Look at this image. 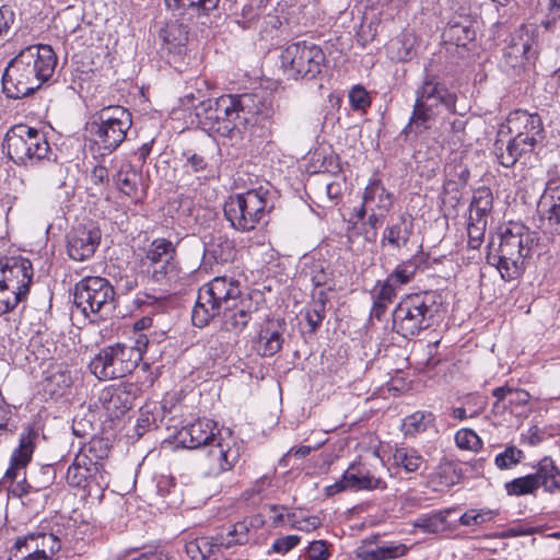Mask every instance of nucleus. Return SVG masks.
<instances>
[{"instance_id":"obj_6","label":"nucleus","mask_w":560,"mask_h":560,"mask_svg":"<svg viewBox=\"0 0 560 560\" xmlns=\"http://www.w3.org/2000/svg\"><path fill=\"white\" fill-rule=\"evenodd\" d=\"M272 195L271 186L267 184L229 196L223 212L231 228L242 233L254 231L273 208Z\"/></svg>"},{"instance_id":"obj_52","label":"nucleus","mask_w":560,"mask_h":560,"mask_svg":"<svg viewBox=\"0 0 560 560\" xmlns=\"http://www.w3.org/2000/svg\"><path fill=\"white\" fill-rule=\"evenodd\" d=\"M523 458V452L516 446H508L504 452L495 456L494 463L500 469H509L517 465Z\"/></svg>"},{"instance_id":"obj_44","label":"nucleus","mask_w":560,"mask_h":560,"mask_svg":"<svg viewBox=\"0 0 560 560\" xmlns=\"http://www.w3.org/2000/svg\"><path fill=\"white\" fill-rule=\"evenodd\" d=\"M504 487L509 495L515 497L534 494L539 489L535 472L515 478L506 482Z\"/></svg>"},{"instance_id":"obj_2","label":"nucleus","mask_w":560,"mask_h":560,"mask_svg":"<svg viewBox=\"0 0 560 560\" xmlns=\"http://www.w3.org/2000/svg\"><path fill=\"white\" fill-rule=\"evenodd\" d=\"M56 65L57 56L49 45H31L22 49L4 70L3 93L15 100L28 96L51 78Z\"/></svg>"},{"instance_id":"obj_51","label":"nucleus","mask_w":560,"mask_h":560,"mask_svg":"<svg viewBox=\"0 0 560 560\" xmlns=\"http://www.w3.org/2000/svg\"><path fill=\"white\" fill-rule=\"evenodd\" d=\"M487 226V219L475 218L472 214L469 217V224L467 228L468 245L471 248H478L483 240Z\"/></svg>"},{"instance_id":"obj_45","label":"nucleus","mask_w":560,"mask_h":560,"mask_svg":"<svg viewBox=\"0 0 560 560\" xmlns=\"http://www.w3.org/2000/svg\"><path fill=\"white\" fill-rule=\"evenodd\" d=\"M388 54L390 58L398 62H406L413 58L416 55L412 40L404 35L393 39L388 45Z\"/></svg>"},{"instance_id":"obj_39","label":"nucleus","mask_w":560,"mask_h":560,"mask_svg":"<svg viewBox=\"0 0 560 560\" xmlns=\"http://www.w3.org/2000/svg\"><path fill=\"white\" fill-rule=\"evenodd\" d=\"M396 298V288L389 285L387 282H378L373 293V306L371 308V316L381 319L385 314L388 305L393 303Z\"/></svg>"},{"instance_id":"obj_42","label":"nucleus","mask_w":560,"mask_h":560,"mask_svg":"<svg viewBox=\"0 0 560 560\" xmlns=\"http://www.w3.org/2000/svg\"><path fill=\"white\" fill-rule=\"evenodd\" d=\"M418 270V261L415 258L398 264L389 273L386 281L389 285L396 288L410 282Z\"/></svg>"},{"instance_id":"obj_60","label":"nucleus","mask_w":560,"mask_h":560,"mask_svg":"<svg viewBox=\"0 0 560 560\" xmlns=\"http://www.w3.org/2000/svg\"><path fill=\"white\" fill-rule=\"evenodd\" d=\"M378 547V553L381 555V560H388L402 557L407 553L408 547L404 544H388L381 545Z\"/></svg>"},{"instance_id":"obj_61","label":"nucleus","mask_w":560,"mask_h":560,"mask_svg":"<svg viewBox=\"0 0 560 560\" xmlns=\"http://www.w3.org/2000/svg\"><path fill=\"white\" fill-rule=\"evenodd\" d=\"M288 518L292 522V525L303 532H311L320 526L322 522L318 516L312 515L303 520H296L295 513H289Z\"/></svg>"},{"instance_id":"obj_29","label":"nucleus","mask_w":560,"mask_h":560,"mask_svg":"<svg viewBox=\"0 0 560 560\" xmlns=\"http://www.w3.org/2000/svg\"><path fill=\"white\" fill-rule=\"evenodd\" d=\"M413 232V219L409 213L399 215L396 223L389 225L383 233L382 243L386 242L394 248H401L407 245Z\"/></svg>"},{"instance_id":"obj_63","label":"nucleus","mask_w":560,"mask_h":560,"mask_svg":"<svg viewBox=\"0 0 560 560\" xmlns=\"http://www.w3.org/2000/svg\"><path fill=\"white\" fill-rule=\"evenodd\" d=\"M301 541V537L298 535H288L280 537L272 544V551L277 553H287L292 550Z\"/></svg>"},{"instance_id":"obj_37","label":"nucleus","mask_w":560,"mask_h":560,"mask_svg":"<svg viewBox=\"0 0 560 560\" xmlns=\"http://www.w3.org/2000/svg\"><path fill=\"white\" fill-rule=\"evenodd\" d=\"M170 256H176V246L170 240L155 238L145 249V255L141 259V266L144 268L156 261L161 262Z\"/></svg>"},{"instance_id":"obj_34","label":"nucleus","mask_w":560,"mask_h":560,"mask_svg":"<svg viewBox=\"0 0 560 560\" xmlns=\"http://www.w3.org/2000/svg\"><path fill=\"white\" fill-rule=\"evenodd\" d=\"M538 487H542L548 493L560 492V469L549 457L540 459L535 471Z\"/></svg>"},{"instance_id":"obj_22","label":"nucleus","mask_w":560,"mask_h":560,"mask_svg":"<svg viewBox=\"0 0 560 560\" xmlns=\"http://www.w3.org/2000/svg\"><path fill=\"white\" fill-rule=\"evenodd\" d=\"M536 46L535 39L526 33L512 37L503 52L505 63L516 69L523 67L525 61L535 60L537 56Z\"/></svg>"},{"instance_id":"obj_36","label":"nucleus","mask_w":560,"mask_h":560,"mask_svg":"<svg viewBox=\"0 0 560 560\" xmlns=\"http://www.w3.org/2000/svg\"><path fill=\"white\" fill-rule=\"evenodd\" d=\"M393 460L396 467L402 468L406 472H417L425 469V459L413 447H396L393 453Z\"/></svg>"},{"instance_id":"obj_58","label":"nucleus","mask_w":560,"mask_h":560,"mask_svg":"<svg viewBox=\"0 0 560 560\" xmlns=\"http://www.w3.org/2000/svg\"><path fill=\"white\" fill-rule=\"evenodd\" d=\"M306 556L308 560H328L330 557L329 545L325 540H314L308 545Z\"/></svg>"},{"instance_id":"obj_43","label":"nucleus","mask_w":560,"mask_h":560,"mask_svg":"<svg viewBox=\"0 0 560 560\" xmlns=\"http://www.w3.org/2000/svg\"><path fill=\"white\" fill-rule=\"evenodd\" d=\"M447 512H436L433 514L421 515L413 522V527L422 529L424 533L438 534L447 529Z\"/></svg>"},{"instance_id":"obj_64","label":"nucleus","mask_w":560,"mask_h":560,"mask_svg":"<svg viewBox=\"0 0 560 560\" xmlns=\"http://www.w3.org/2000/svg\"><path fill=\"white\" fill-rule=\"evenodd\" d=\"M156 491L162 498H166L172 493L177 492V486L174 477L162 475L156 480Z\"/></svg>"},{"instance_id":"obj_5","label":"nucleus","mask_w":560,"mask_h":560,"mask_svg":"<svg viewBox=\"0 0 560 560\" xmlns=\"http://www.w3.org/2000/svg\"><path fill=\"white\" fill-rule=\"evenodd\" d=\"M457 95L440 82L436 77L427 74L416 92V101L409 121L402 129L406 136L421 135L432 127L439 106H444L451 114H457Z\"/></svg>"},{"instance_id":"obj_12","label":"nucleus","mask_w":560,"mask_h":560,"mask_svg":"<svg viewBox=\"0 0 560 560\" xmlns=\"http://www.w3.org/2000/svg\"><path fill=\"white\" fill-rule=\"evenodd\" d=\"M196 116L203 129L222 137H231L242 126L232 95L201 102L196 107Z\"/></svg>"},{"instance_id":"obj_47","label":"nucleus","mask_w":560,"mask_h":560,"mask_svg":"<svg viewBox=\"0 0 560 560\" xmlns=\"http://www.w3.org/2000/svg\"><path fill=\"white\" fill-rule=\"evenodd\" d=\"M326 313V298L323 292L319 293L318 299L313 300L305 310V319L310 326V331L315 332L322 325Z\"/></svg>"},{"instance_id":"obj_7","label":"nucleus","mask_w":560,"mask_h":560,"mask_svg":"<svg viewBox=\"0 0 560 560\" xmlns=\"http://www.w3.org/2000/svg\"><path fill=\"white\" fill-rule=\"evenodd\" d=\"M438 312L433 292L407 295L393 312V327L405 338L413 337L433 326Z\"/></svg>"},{"instance_id":"obj_24","label":"nucleus","mask_w":560,"mask_h":560,"mask_svg":"<svg viewBox=\"0 0 560 560\" xmlns=\"http://www.w3.org/2000/svg\"><path fill=\"white\" fill-rule=\"evenodd\" d=\"M476 22L469 15H456L448 21L442 37L446 44L466 47L476 38Z\"/></svg>"},{"instance_id":"obj_62","label":"nucleus","mask_w":560,"mask_h":560,"mask_svg":"<svg viewBox=\"0 0 560 560\" xmlns=\"http://www.w3.org/2000/svg\"><path fill=\"white\" fill-rule=\"evenodd\" d=\"M385 213L380 212H370V215L366 221V225L370 226L371 230L365 231V240L368 242L374 243L377 238V229L383 224L385 219Z\"/></svg>"},{"instance_id":"obj_25","label":"nucleus","mask_w":560,"mask_h":560,"mask_svg":"<svg viewBox=\"0 0 560 560\" xmlns=\"http://www.w3.org/2000/svg\"><path fill=\"white\" fill-rule=\"evenodd\" d=\"M285 329L284 320H269L261 328L256 343V351L261 357H272L278 353L284 342L283 332Z\"/></svg>"},{"instance_id":"obj_55","label":"nucleus","mask_w":560,"mask_h":560,"mask_svg":"<svg viewBox=\"0 0 560 560\" xmlns=\"http://www.w3.org/2000/svg\"><path fill=\"white\" fill-rule=\"evenodd\" d=\"M349 102L352 109L364 110L371 105V97L363 86L355 85L349 92Z\"/></svg>"},{"instance_id":"obj_27","label":"nucleus","mask_w":560,"mask_h":560,"mask_svg":"<svg viewBox=\"0 0 560 560\" xmlns=\"http://www.w3.org/2000/svg\"><path fill=\"white\" fill-rule=\"evenodd\" d=\"M541 203L544 207H548L544 211L548 228L560 234V178L548 180L541 197Z\"/></svg>"},{"instance_id":"obj_26","label":"nucleus","mask_w":560,"mask_h":560,"mask_svg":"<svg viewBox=\"0 0 560 560\" xmlns=\"http://www.w3.org/2000/svg\"><path fill=\"white\" fill-rule=\"evenodd\" d=\"M220 0H164L165 7L174 16L194 20L208 16L218 8Z\"/></svg>"},{"instance_id":"obj_1","label":"nucleus","mask_w":560,"mask_h":560,"mask_svg":"<svg viewBox=\"0 0 560 560\" xmlns=\"http://www.w3.org/2000/svg\"><path fill=\"white\" fill-rule=\"evenodd\" d=\"M255 311L252 299L242 293L238 280L219 276L199 289L191 320L196 327L202 328L221 315L225 330L241 332Z\"/></svg>"},{"instance_id":"obj_9","label":"nucleus","mask_w":560,"mask_h":560,"mask_svg":"<svg viewBox=\"0 0 560 560\" xmlns=\"http://www.w3.org/2000/svg\"><path fill=\"white\" fill-rule=\"evenodd\" d=\"M2 147L10 160L23 165L45 159L50 151L45 136L23 124L14 125L7 131Z\"/></svg>"},{"instance_id":"obj_56","label":"nucleus","mask_w":560,"mask_h":560,"mask_svg":"<svg viewBox=\"0 0 560 560\" xmlns=\"http://www.w3.org/2000/svg\"><path fill=\"white\" fill-rule=\"evenodd\" d=\"M24 298L0 284V315L12 311Z\"/></svg>"},{"instance_id":"obj_50","label":"nucleus","mask_w":560,"mask_h":560,"mask_svg":"<svg viewBox=\"0 0 560 560\" xmlns=\"http://www.w3.org/2000/svg\"><path fill=\"white\" fill-rule=\"evenodd\" d=\"M456 445L462 450L478 452L482 447V441L471 429H460L455 434Z\"/></svg>"},{"instance_id":"obj_46","label":"nucleus","mask_w":560,"mask_h":560,"mask_svg":"<svg viewBox=\"0 0 560 560\" xmlns=\"http://www.w3.org/2000/svg\"><path fill=\"white\" fill-rule=\"evenodd\" d=\"M185 548L191 560H206L214 552V549H218V545L214 537L210 539L201 537L189 541Z\"/></svg>"},{"instance_id":"obj_28","label":"nucleus","mask_w":560,"mask_h":560,"mask_svg":"<svg viewBox=\"0 0 560 560\" xmlns=\"http://www.w3.org/2000/svg\"><path fill=\"white\" fill-rule=\"evenodd\" d=\"M235 253L234 243L224 235H212L205 244V264H224L233 259Z\"/></svg>"},{"instance_id":"obj_53","label":"nucleus","mask_w":560,"mask_h":560,"mask_svg":"<svg viewBox=\"0 0 560 560\" xmlns=\"http://www.w3.org/2000/svg\"><path fill=\"white\" fill-rule=\"evenodd\" d=\"M495 513L491 510L470 509L459 517V523L463 526L481 525L491 521Z\"/></svg>"},{"instance_id":"obj_54","label":"nucleus","mask_w":560,"mask_h":560,"mask_svg":"<svg viewBox=\"0 0 560 560\" xmlns=\"http://www.w3.org/2000/svg\"><path fill=\"white\" fill-rule=\"evenodd\" d=\"M8 560H48V558H43L39 556L38 549L33 546L28 548L21 540L16 539L12 549V555Z\"/></svg>"},{"instance_id":"obj_20","label":"nucleus","mask_w":560,"mask_h":560,"mask_svg":"<svg viewBox=\"0 0 560 560\" xmlns=\"http://www.w3.org/2000/svg\"><path fill=\"white\" fill-rule=\"evenodd\" d=\"M84 457H75L73 463L69 466L66 475L67 482L71 487L88 489L91 493L94 489L102 491L106 487L103 482V476L98 472L97 468L84 467Z\"/></svg>"},{"instance_id":"obj_14","label":"nucleus","mask_w":560,"mask_h":560,"mask_svg":"<svg viewBox=\"0 0 560 560\" xmlns=\"http://www.w3.org/2000/svg\"><path fill=\"white\" fill-rule=\"evenodd\" d=\"M33 267L28 259L23 257L0 258V284L4 288L19 292V295L26 298L33 279Z\"/></svg>"},{"instance_id":"obj_21","label":"nucleus","mask_w":560,"mask_h":560,"mask_svg":"<svg viewBox=\"0 0 560 560\" xmlns=\"http://www.w3.org/2000/svg\"><path fill=\"white\" fill-rule=\"evenodd\" d=\"M219 435L221 434L213 422L207 419L197 420L179 431L180 441L187 448L203 450Z\"/></svg>"},{"instance_id":"obj_59","label":"nucleus","mask_w":560,"mask_h":560,"mask_svg":"<svg viewBox=\"0 0 560 560\" xmlns=\"http://www.w3.org/2000/svg\"><path fill=\"white\" fill-rule=\"evenodd\" d=\"M530 400V395L527 390L512 387L509 396L508 410L513 413L515 407L526 406Z\"/></svg>"},{"instance_id":"obj_18","label":"nucleus","mask_w":560,"mask_h":560,"mask_svg":"<svg viewBox=\"0 0 560 560\" xmlns=\"http://www.w3.org/2000/svg\"><path fill=\"white\" fill-rule=\"evenodd\" d=\"M136 396L133 384L120 383L105 387L100 394V402L110 418H119L131 409Z\"/></svg>"},{"instance_id":"obj_17","label":"nucleus","mask_w":560,"mask_h":560,"mask_svg":"<svg viewBox=\"0 0 560 560\" xmlns=\"http://www.w3.org/2000/svg\"><path fill=\"white\" fill-rule=\"evenodd\" d=\"M101 230L94 224L73 229L68 235L67 252L71 259L83 261L92 257L100 245Z\"/></svg>"},{"instance_id":"obj_19","label":"nucleus","mask_w":560,"mask_h":560,"mask_svg":"<svg viewBox=\"0 0 560 560\" xmlns=\"http://www.w3.org/2000/svg\"><path fill=\"white\" fill-rule=\"evenodd\" d=\"M37 431L32 427H26L20 435L19 446L13 451L10 458V467L4 474V479L14 481L19 471L24 469L32 459Z\"/></svg>"},{"instance_id":"obj_33","label":"nucleus","mask_w":560,"mask_h":560,"mask_svg":"<svg viewBox=\"0 0 560 560\" xmlns=\"http://www.w3.org/2000/svg\"><path fill=\"white\" fill-rule=\"evenodd\" d=\"M18 539L28 548L33 546L38 549L39 556L48 558V560H51L61 548L60 539L52 533H32Z\"/></svg>"},{"instance_id":"obj_49","label":"nucleus","mask_w":560,"mask_h":560,"mask_svg":"<svg viewBox=\"0 0 560 560\" xmlns=\"http://www.w3.org/2000/svg\"><path fill=\"white\" fill-rule=\"evenodd\" d=\"M80 452L92 457L94 462L97 460L104 463L109 454V446L104 439L94 436L81 448Z\"/></svg>"},{"instance_id":"obj_15","label":"nucleus","mask_w":560,"mask_h":560,"mask_svg":"<svg viewBox=\"0 0 560 560\" xmlns=\"http://www.w3.org/2000/svg\"><path fill=\"white\" fill-rule=\"evenodd\" d=\"M202 451L205 469L211 476L232 469L240 458L238 447L230 436L224 439L219 435Z\"/></svg>"},{"instance_id":"obj_3","label":"nucleus","mask_w":560,"mask_h":560,"mask_svg":"<svg viewBox=\"0 0 560 560\" xmlns=\"http://www.w3.org/2000/svg\"><path fill=\"white\" fill-rule=\"evenodd\" d=\"M499 238L495 253L488 254V261L497 266L503 280H515L523 275L538 235L521 222H509L501 228Z\"/></svg>"},{"instance_id":"obj_31","label":"nucleus","mask_w":560,"mask_h":560,"mask_svg":"<svg viewBox=\"0 0 560 560\" xmlns=\"http://www.w3.org/2000/svg\"><path fill=\"white\" fill-rule=\"evenodd\" d=\"M115 185L119 191L124 195L136 199L137 201L141 199L142 191L140 189L142 175L135 167L127 164L116 173Z\"/></svg>"},{"instance_id":"obj_38","label":"nucleus","mask_w":560,"mask_h":560,"mask_svg":"<svg viewBox=\"0 0 560 560\" xmlns=\"http://www.w3.org/2000/svg\"><path fill=\"white\" fill-rule=\"evenodd\" d=\"M144 269L151 275L152 280L156 283H166L177 279L178 277V262L176 260V256H170L161 262L156 261L144 267Z\"/></svg>"},{"instance_id":"obj_35","label":"nucleus","mask_w":560,"mask_h":560,"mask_svg":"<svg viewBox=\"0 0 560 560\" xmlns=\"http://www.w3.org/2000/svg\"><path fill=\"white\" fill-rule=\"evenodd\" d=\"M187 25L178 22H170L161 31V38L170 52L180 55L188 42Z\"/></svg>"},{"instance_id":"obj_4","label":"nucleus","mask_w":560,"mask_h":560,"mask_svg":"<svg viewBox=\"0 0 560 560\" xmlns=\"http://www.w3.org/2000/svg\"><path fill=\"white\" fill-rule=\"evenodd\" d=\"M508 128L514 137L503 144L494 143V154L504 167H512L520 159L530 156L545 138L541 118L538 114L514 110L508 117Z\"/></svg>"},{"instance_id":"obj_23","label":"nucleus","mask_w":560,"mask_h":560,"mask_svg":"<svg viewBox=\"0 0 560 560\" xmlns=\"http://www.w3.org/2000/svg\"><path fill=\"white\" fill-rule=\"evenodd\" d=\"M343 482L350 491L385 490L386 481L375 476L369 468L360 463L351 464L343 472Z\"/></svg>"},{"instance_id":"obj_40","label":"nucleus","mask_w":560,"mask_h":560,"mask_svg":"<svg viewBox=\"0 0 560 560\" xmlns=\"http://www.w3.org/2000/svg\"><path fill=\"white\" fill-rule=\"evenodd\" d=\"M435 417L432 412L416 411L407 416L401 424L405 435H417L433 427Z\"/></svg>"},{"instance_id":"obj_48","label":"nucleus","mask_w":560,"mask_h":560,"mask_svg":"<svg viewBox=\"0 0 560 560\" xmlns=\"http://www.w3.org/2000/svg\"><path fill=\"white\" fill-rule=\"evenodd\" d=\"M70 384L71 377L65 371H49L45 377V390L51 395L62 396Z\"/></svg>"},{"instance_id":"obj_32","label":"nucleus","mask_w":560,"mask_h":560,"mask_svg":"<svg viewBox=\"0 0 560 560\" xmlns=\"http://www.w3.org/2000/svg\"><path fill=\"white\" fill-rule=\"evenodd\" d=\"M252 524L246 521L236 522L225 533H219L214 536L218 550L221 548L230 549L236 546L246 545L250 539Z\"/></svg>"},{"instance_id":"obj_57","label":"nucleus","mask_w":560,"mask_h":560,"mask_svg":"<svg viewBox=\"0 0 560 560\" xmlns=\"http://www.w3.org/2000/svg\"><path fill=\"white\" fill-rule=\"evenodd\" d=\"M511 386L504 385L501 387H495L492 390V396L495 398V401L492 405V412L495 415H502L508 411L509 396L511 392Z\"/></svg>"},{"instance_id":"obj_30","label":"nucleus","mask_w":560,"mask_h":560,"mask_svg":"<svg viewBox=\"0 0 560 560\" xmlns=\"http://www.w3.org/2000/svg\"><path fill=\"white\" fill-rule=\"evenodd\" d=\"M362 199L368 205L370 212L385 214L390 211L394 203L393 195L380 180H373L365 187Z\"/></svg>"},{"instance_id":"obj_11","label":"nucleus","mask_w":560,"mask_h":560,"mask_svg":"<svg viewBox=\"0 0 560 560\" xmlns=\"http://www.w3.org/2000/svg\"><path fill=\"white\" fill-rule=\"evenodd\" d=\"M131 125L128 109L122 106H108L94 116L91 132L104 150L113 152L125 141Z\"/></svg>"},{"instance_id":"obj_10","label":"nucleus","mask_w":560,"mask_h":560,"mask_svg":"<svg viewBox=\"0 0 560 560\" xmlns=\"http://www.w3.org/2000/svg\"><path fill=\"white\" fill-rule=\"evenodd\" d=\"M323 49L312 43L298 42L288 45L281 52V65L289 78L315 79L325 66Z\"/></svg>"},{"instance_id":"obj_16","label":"nucleus","mask_w":560,"mask_h":560,"mask_svg":"<svg viewBox=\"0 0 560 560\" xmlns=\"http://www.w3.org/2000/svg\"><path fill=\"white\" fill-rule=\"evenodd\" d=\"M232 100L240 113L243 127L267 119L273 113L271 95L267 92L232 95Z\"/></svg>"},{"instance_id":"obj_41","label":"nucleus","mask_w":560,"mask_h":560,"mask_svg":"<svg viewBox=\"0 0 560 560\" xmlns=\"http://www.w3.org/2000/svg\"><path fill=\"white\" fill-rule=\"evenodd\" d=\"M493 207V195L489 187L482 186L474 191L470 202V214L475 218L487 219Z\"/></svg>"},{"instance_id":"obj_8","label":"nucleus","mask_w":560,"mask_h":560,"mask_svg":"<svg viewBox=\"0 0 560 560\" xmlns=\"http://www.w3.org/2000/svg\"><path fill=\"white\" fill-rule=\"evenodd\" d=\"M140 340L137 346L117 342L104 347L90 362L91 372L101 381L124 377L138 366L142 359Z\"/></svg>"},{"instance_id":"obj_13","label":"nucleus","mask_w":560,"mask_h":560,"mask_svg":"<svg viewBox=\"0 0 560 560\" xmlns=\"http://www.w3.org/2000/svg\"><path fill=\"white\" fill-rule=\"evenodd\" d=\"M115 300V290L102 277H85L75 284L74 304L85 316L108 313Z\"/></svg>"}]
</instances>
